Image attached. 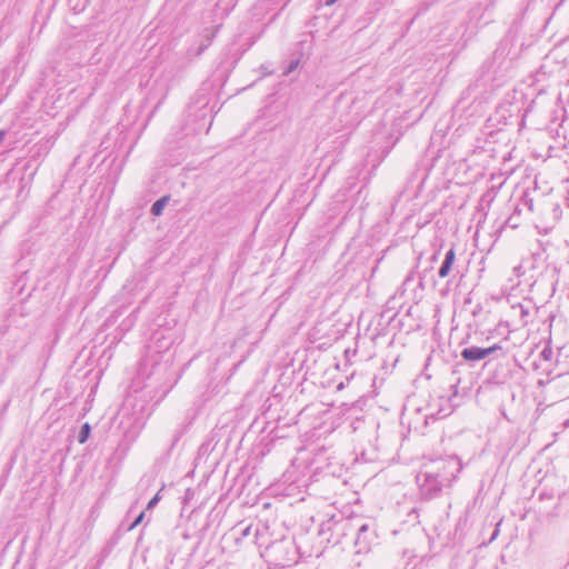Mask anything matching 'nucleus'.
Instances as JSON below:
<instances>
[{"mask_svg":"<svg viewBox=\"0 0 569 569\" xmlns=\"http://www.w3.org/2000/svg\"><path fill=\"white\" fill-rule=\"evenodd\" d=\"M460 471L461 463L456 457H438L425 461L416 476L420 499L429 501L439 497Z\"/></svg>","mask_w":569,"mask_h":569,"instance_id":"nucleus-1","label":"nucleus"},{"mask_svg":"<svg viewBox=\"0 0 569 569\" xmlns=\"http://www.w3.org/2000/svg\"><path fill=\"white\" fill-rule=\"evenodd\" d=\"M177 340L174 331L169 328L156 330L147 346V353L143 360L144 366H151L153 369L163 366L167 368L172 363L174 352L172 347Z\"/></svg>","mask_w":569,"mask_h":569,"instance_id":"nucleus-2","label":"nucleus"},{"mask_svg":"<svg viewBox=\"0 0 569 569\" xmlns=\"http://www.w3.org/2000/svg\"><path fill=\"white\" fill-rule=\"evenodd\" d=\"M510 47L509 40H501L499 42L492 57L482 64L481 69L486 73L483 81H497L506 76V72L511 68V59L509 58Z\"/></svg>","mask_w":569,"mask_h":569,"instance_id":"nucleus-3","label":"nucleus"},{"mask_svg":"<svg viewBox=\"0 0 569 569\" xmlns=\"http://www.w3.org/2000/svg\"><path fill=\"white\" fill-rule=\"evenodd\" d=\"M460 356L467 363L473 366L488 357H503L506 356V351L499 343L489 347L468 346L461 350Z\"/></svg>","mask_w":569,"mask_h":569,"instance_id":"nucleus-4","label":"nucleus"},{"mask_svg":"<svg viewBox=\"0 0 569 569\" xmlns=\"http://www.w3.org/2000/svg\"><path fill=\"white\" fill-rule=\"evenodd\" d=\"M327 460V463L321 467L326 475L338 477L343 470V462L338 459L335 455H327V450H322L316 456V461L320 463L322 460Z\"/></svg>","mask_w":569,"mask_h":569,"instance_id":"nucleus-5","label":"nucleus"},{"mask_svg":"<svg viewBox=\"0 0 569 569\" xmlns=\"http://www.w3.org/2000/svg\"><path fill=\"white\" fill-rule=\"evenodd\" d=\"M339 517L331 516L327 520H323L320 523L318 533L320 537H322L325 540H327L329 543L337 545L338 543V536H339Z\"/></svg>","mask_w":569,"mask_h":569,"instance_id":"nucleus-6","label":"nucleus"},{"mask_svg":"<svg viewBox=\"0 0 569 569\" xmlns=\"http://www.w3.org/2000/svg\"><path fill=\"white\" fill-rule=\"evenodd\" d=\"M375 538V533L370 530L368 523L363 522L360 525L356 532L355 546L357 547V552H366L370 549V543Z\"/></svg>","mask_w":569,"mask_h":569,"instance_id":"nucleus-7","label":"nucleus"},{"mask_svg":"<svg viewBox=\"0 0 569 569\" xmlns=\"http://www.w3.org/2000/svg\"><path fill=\"white\" fill-rule=\"evenodd\" d=\"M218 30L219 26L204 29L203 32L199 36V46L197 49H188V57L196 58L203 53L204 50L211 44L212 39L216 37Z\"/></svg>","mask_w":569,"mask_h":569,"instance_id":"nucleus-8","label":"nucleus"},{"mask_svg":"<svg viewBox=\"0 0 569 569\" xmlns=\"http://www.w3.org/2000/svg\"><path fill=\"white\" fill-rule=\"evenodd\" d=\"M361 523H362V519L359 517L343 518V517L339 516L338 543L340 542L342 537H346L351 533H356Z\"/></svg>","mask_w":569,"mask_h":569,"instance_id":"nucleus-9","label":"nucleus"},{"mask_svg":"<svg viewBox=\"0 0 569 569\" xmlns=\"http://www.w3.org/2000/svg\"><path fill=\"white\" fill-rule=\"evenodd\" d=\"M455 261H456V251H455V248L451 247L445 253L442 263H441L440 268L438 269V276L442 279L447 278L450 274V272L452 271Z\"/></svg>","mask_w":569,"mask_h":569,"instance_id":"nucleus-10","label":"nucleus"},{"mask_svg":"<svg viewBox=\"0 0 569 569\" xmlns=\"http://www.w3.org/2000/svg\"><path fill=\"white\" fill-rule=\"evenodd\" d=\"M479 87V80L475 84H470L461 94L460 100L457 102L455 110L463 109L469 101L477 99V94H473L476 89Z\"/></svg>","mask_w":569,"mask_h":569,"instance_id":"nucleus-11","label":"nucleus"},{"mask_svg":"<svg viewBox=\"0 0 569 569\" xmlns=\"http://www.w3.org/2000/svg\"><path fill=\"white\" fill-rule=\"evenodd\" d=\"M168 202H169V196H163V197L159 198L158 200H156L152 203L151 209H150L151 214L154 217L161 216L163 212V209L168 204Z\"/></svg>","mask_w":569,"mask_h":569,"instance_id":"nucleus-12","label":"nucleus"},{"mask_svg":"<svg viewBox=\"0 0 569 569\" xmlns=\"http://www.w3.org/2000/svg\"><path fill=\"white\" fill-rule=\"evenodd\" d=\"M90 431H91V428H90V425L88 422L82 425L81 429L79 431V435H78V441L80 443H84L88 440L89 436H90Z\"/></svg>","mask_w":569,"mask_h":569,"instance_id":"nucleus-13","label":"nucleus"},{"mask_svg":"<svg viewBox=\"0 0 569 569\" xmlns=\"http://www.w3.org/2000/svg\"><path fill=\"white\" fill-rule=\"evenodd\" d=\"M519 312L522 323L527 325L530 321V306L519 305Z\"/></svg>","mask_w":569,"mask_h":569,"instance_id":"nucleus-14","label":"nucleus"},{"mask_svg":"<svg viewBox=\"0 0 569 569\" xmlns=\"http://www.w3.org/2000/svg\"><path fill=\"white\" fill-rule=\"evenodd\" d=\"M299 66V59H293L289 61L288 66L283 70V76H289L292 71H295Z\"/></svg>","mask_w":569,"mask_h":569,"instance_id":"nucleus-15","label":"nucleus"},{"mask_svg":"<svg viewBox=\"0 0 569 569\" xmlns=\"http://www.w3.org/2000/svg\"><path fill=\"white\" fill-rule=\"evenodd\" d=\"M251 530H252V526H251V525H248V526H246L244 528H241V529L239 530V536L236 538V540H237V541H240V540H242V539H244V538L249 537V536H250V533H251Z\"/></svg>","mask_w":569,"mask_h":569,"instance_id":"nucleus-16","label":"nucleus"},{"mask_svg":"<svg viewBox=\"0 0 569 569\" xmlns=\"http://www.w3.org/2000/svg\"><path fill=\"white\" fill-rule=\"evenodd\" d=\"M196 104H199L200 107H207L208 100L203 94H198L197 100L194 101Z\"/></svg>","mask_w":569,"mask_h":569,"instance_id":"nucleus-17","label":"nucleus"},{"mask_svg":"<svg viewBox=\"0 0 569 569\" xmlns=\"http://www.w3.org/2000/svg\"><path fill=\"white\" fill-rule=\"evenodd\" d=\"M144 517V512H141L136 519L130 525L129 529H133L134 527H137L143 519Z\"/></svg>","mask_w":569,"mask_h":569,"instance_id":"nucleus-18","label":"nucleus"},{"mask_svg":"<svg viewBox=\"0 0 569 569\" xmlns=\"http://www.w3.org/2000/svg\"><path fill=\"white\" fill-rule=\"evenodd\" d=\"M159 501V496L156 495L149 502H148V506H147V509H152Z\"/></svg>","mask_w":569,"mask_h":569,"instance_id":"nucleus-19","label":"nucleus"},{"mask_svg":"<svg viewBox=\"0 0 569 569\" xmlns=\"http://www.w3.org/2000/svg\"><path fill=\"white\" fill-rule=\"evenodd\" d=\"M360 423L361 419L357 418L351 422L350 427L352 428L353 431H356L359 428Z\"/></svg>","mask_w":569,"mask_h":569,"instance_id":"nucleus-20","label":"nucleus"},{"mask_svg":"<svg viewBox=\"0 0 569 569\" xmlns=\"http://www.w3.org/2000/svg\"><path fill=\"white\" fill-rule=\"evenodd\" d=\"M499 526H500V522L497 523L496 529H495V531H493V533H492V536L490 538V542L493 541L498 537V535H499Z\"/></svg>","mask_w":569,"mask_h":569,"instance_id":"nucleus-21","label":"nucleus"},{"mask_svg":"<svg viewBox=\"0 0 569 569\" xmlns=\"http://www.w3.org/2000/svg\"><path fill=\"white\" fill-rule=\"evenodd\" d=\"M4 137H6V131L0 130V143L3 141Z\"/></svg>","mask_w":569,"mask_h":569,"instance_id":"nucleus-22","label":"nucleus"},{"mask_svg":"<svg viewBox=\"0 0 569 569\" xmlns=\"http://www.w3.org/2000/svg\"><path fill=\"white\" fill-rule=\"evenodd\" d=\"M566 203L569 206V181H568V186H567Z\"/></svg>","mask_w":569,"mask_h":569,"instance_id":"nucleus-23","label":"nucleus"},{"mask_svg":"<svg viewBox=\"0 0 569 569\" xmlns=\"http://www.w3.org/2000/svg\"><path fill=\"white\" fill-rule=\"evenodd\" d=\"M521 268H522V267L519 264V266L515 267V268H513V270H515V272H516L517 274H519V272H520Z\"/></svg>","mask_w":569,"mask_h":569,"instance_id":"nucleus-24","label":"nucleus"},{"mask_svg":"<svg viewBox=\"0 0 569 569\" xmlns=\"http://www.w3.org/2000/svg\"><path fill=\"white\" fill-rule=\"evenodd\" d=\"M542 355L547 358L548 352H546V350H542Z\"/></svg>","mask_w":569,"mask_h":569,"instance_id":"nucleus-25","label":"nucleus"},{"mask_svg":"<svg viewBox=\"0 0 569 569\" xmlns=\"http://www.w3.org/2000/svg\"><path fill=\"white\" fill-rule=\"evenodd\" d=\"M542 355L547 358L548 352H546V350H542Z\"/></svg>","mask_w":569,"mask_h":569,"instance_id":"nucleus-26","label":"nucleus"}]
</instances>
